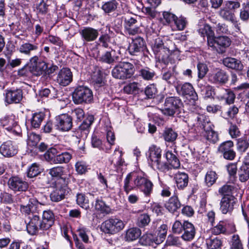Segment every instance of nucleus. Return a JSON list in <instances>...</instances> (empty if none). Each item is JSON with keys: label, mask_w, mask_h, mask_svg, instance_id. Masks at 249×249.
Returning a JSON list of instances; mask_svg holds the SVG:
<instances>
[{"label": "nucleus", "mask_w": 249, "mask_h": 249, "mask_svg": "<svg viewBox=\"0 0 249 249\" xmlns=\"http://www.w3.org/2000/svg\"><path fill=\"white\" fill-rule=\"evenodd\" d=\"M45 116V113L43 111L34 113L31 120L32 126L34 128H38L44 119Z\"/></svg>", "instance_id": "obj_48"}, {"label": "nucleus", "mask_w": 249, "mask_h": 249, "mask_svg": "<svg viewBox=\"0 0 249 249\" xmlns=\"http://www.w3.org/2000/svg\"><path fill=\"white\" fill-rule=\"evenodd\" d=\"M184 227L181 238L185 241L193 240L196 233V230L194 225L188 221H185Z\"/></svg>", "instance_id": "obj_25"}, {"label": "nucleus", "mask_w": 249, "mask_h": 249, "mask_svg": "<svg viewBox=\"0 0 249 249\" xmlns=\"http://www.w3.org/2000/svg\"><path fill=\"white\" fill-rule=\"evenodd\" d=\"M18 148L15 143L11 141L3 142L0 146V153L4 157L11 158L18 153Z\"/></svg>", "instance_id": "obj_20"}, {"label": "nucleus", "mask_w": 249, "mask_h": 249, "mask_svg": "<svg viewBox=\"0 0 249 249\" xmlns=\"http://www.w3.org/2000/svg\"><path fill=\"white\" fill-rule=\"evenodd\" d=\"M95 209L100 213L105 214L111 213V209L102 198H97L94 204Z\"/></svg>", "instance_id": "obj_38"}, {"label": "nucleus", "mask_w": 249, "mask_h": 249, "mask_svg": "<svg viewBox=\"0 0 249 249\" xmlns=\"http://www.w3.org/2000/svg\"><path fill=\"white\" fill-rule=\"evenodd\" d=\"M38 49V46L35 44L30 42H23L18 48V51L21 54L29 56L32 53L36 51Z\"/></svg>", "instance_id": "obj_33"}, {"label": "nucleus", "mask_w": 249, "mask_h": 249, "mask_svg": "<svg viewBox=\"0 0 249 249\" xmlns=\"http://www.w3.org/2000/svg\"><path fill=\"white\" fill-rule=\"evenodd\" d=\"M58 148L60 150L58 151L56 155L55 164L68 163L72 158V151H66L61 145L58 146Z\"/></svg>", "instance_id": "obj_28"}, {"label": "nucleus", "mask_w": 249, "mask_h": 249, "mask_svg": "<svg viewBox=\"0 0 249 249\" xmlns=\"http://www.w3.org/2000/svg\"><path fill=\"white\" fill-rule=\"evenodd\" d=\"M23 199H26L28 201V203L25 204L21 200V204H20V212L25 214L31 215L33 213L34 208H36L38 205V201L36 198L35 197L29 198L28 196L22 194L21 196Z\"/></svg>", "instance_id": "obj_18"}, {"label": "nucleus", "mask_w": 249, "mask_h": 249, "mask_svg": "<svg viewBox=\"0 0 249 249\" xmlns=\"http://www.w3.org/2000/svg\"><path fill=\"white\" fill-rule=\"evenodd\" d=\"M133 65L129 62H122L116 66L112 70L113 77L119 79L130 78L134 73Z\"/></svg>", "instance_id": "obj_7"}, {"label": "nucleus", "mask_w": 249, "mask_h": 249, "mask_svg": "<svg viewBox=\"0 0 249 249\" xmlns=\"http://www.w3.org/2000/svg\"><path fill=\"white\" fill-rule=\"evenodd\" d=\"M49 174L52 178H57L56 181H58L60 178L65 179L67 180L66 178L62 177L64 173V168L61 166H57L53 167L48 170Z\"/></svg>", "instance_id": "obj_44"}, {"label": "nucleus", "mask_w": 249, "mask_h": 249, "mask_svg": "<svg viewBox=\"0 0 249 249\" xmlns=\"http://www.w3.org/2000/svg\"><path fill=\"white\" fill-rule=\"evenodd\" d=\"M161 150L160 147L152 145L149 147L148 152V160L152 167L160 172L166 173L170 167L166 162L161 161Z\"/></svg>", "instance_id": "obj_3"}, {"label": "nucleus", "mask_w": 249, "mask_h": 249, "mask_svg": "<svg viewBox=\"0 0 249 249\" xmlns=\"http://www.w3.org/2000/svg\"><path fill=\"white\" fill-rule=\"evenodd\" d=\"M56 128L61 131H69L72 126V117L68 114H62L55 118Z\"/></svg>", "instance_id": "obj_13"}, {"label": "nucleus", "mask_w": 249, "mask_h": 249, "mask_svg": "<svg viewBox=\"0 0 249 249\" xmlns=\"http://www.w3.org/2000/svg\"><path fill=\"white\" fill-rule=\"evenodd\" d=\"M207 249H218L222 245V241L218 237H209L205 240Z\"/></svg>", "instance_id": "obj_42"}, {"label": "nucleus", "mask_w": 249, "mask_h": 249, "mask_svg": "<svg viewBox=\"0 0 249 249\" xmlns=\"http://www.w3.org/2000/svg\"><path fill=\"white\" fill-rule=\"evenodd\" d=\"M140 75L145 80H151L155 75V72L148 67L142 69L140 71Z\"/></svg>", "instance_id": "obj_52"}, {"label": "nucleus", "mask_w": 249, "mask_h": 249, "mask_svg": "<svg viewBox=\"0 0 249 249\" xmlns=\"http://www.w3.org/2000/svg\"><path fill=\"white\" fill-rule=\"evenodd\" d=\"M124 26L127 33L131 36H134L141 32L140 27L135 26L137 20L134 17H124Z\"/></svg>", "instance_id": "obj_23"}, {"label": "nucleus", "mask_w": 249, "mask_h": 249, "mask_svg": "<svg viewBox=\"0 0 249 249\" xmlns=\"http://www.w3.org/2000/svg\"><path fill=\"white\" fill-rule=\"evenodd\" d=\"M124 184L123 189L127 195L135 189H139L146 197H149L153 192V183L143 172L129 173L124 179Z\"/></svg>", "instance_id": "obj_1"}, {"label": "nucleus", "mask_w": 249, "mask_h": 249, "mask_svg": "<svg viewBox=\"0 0 249 249\" xmlns=\"http://www.w3.org/2000/svg\"><path fill=\"white\" fill-rule=\"evenodd\" d=\"M72 98L76 104L89 103L93 99L92 92L87 87L79 86L73 92Z\"/></svg>", "instance_id": "obj_9"}, {"label": "nucleus", "mask_w": 249, "mask_h": 249, "mask_svg": "<svg viewBox=\"0 0 249 249\" xmlns=\"http://www.w3.org/2000/svg\"><path fill=\"white\" fill-rule=\"evenodd\" d=\"M230 249H243L242 243L238 234H233L230 242Z\"/></svg>", "instance_id": "obj_51"}, {"label": "nucleus", "mask_w": 249, "mask_h": 249, "mask_svg": "<svg viewBox=\"0 0 249 249\" xmlns=\"http://www.w3.org/2000/svg\"><path fill=\"white\" fill-rule=\"evenodd\" d=\"M191 115L197 120V127L201 129V133L207 142L215 143L218 141L217 133L213 129V126L209 118L203 114L192 111Z\"/></svg>", "instance_id": "obj_2"}, {"label": "nucleus", "mask_w": 249, "mask_h": 249, "mask_svg": "<svg viewBox=\"0 0 249 249\" xmlns=\"http://www.w3.org/2000/svg\"><path fill=\"white\" fill-rule=\"evenodd\" d=\"M150 221V218L148 214L143 213L141 214L138 219L137 225L141 228H143L147 226Z\"/></svg>", "instance_id": "obj_62"}, {"label": "nucleus", "mask_w": 249, "mask_h": 249, "mask_svg": "<svg viewBox=\"0 0 249 249\" xmlns=\"http://www.w3.org/2000/svg\"><path fill=\"white\" fill-rule=\"evenodd\" d=\"M231 43V40L227 36H214L212 39V43H209L208 46L213 50H215L219 53H223L226 52Z\"/></svg>", "instance_id": "obj_11"}, {"label": "nucleus", "mask_w": 249, "mask_h": 249, "mask_svg": "<svg viewBox=\"0 0 249 249\" xmlns=\"http://www.w3.org/2000/svg\"><path fill=\"white\" fill-rule=\"evenodd\" d=\"M41 173L38 165L36 163H33L28 167L27 171V177L29 178H34Z\"/></svg>", "instance_id": "obj_56"}, {"label": "nucleus", "mask_w": 249, "mask_h": 249, "mask_svg": "<svg viewBox=\"0 0 249 249\" xmlns=\"http://www.w3.org/2000/svg\"><path fill=\"white\" fill-rule=\"evenodd\" d=\"M81 35L84 40L90 42L95 40L99 35L98 31L91 27L84 28L81 32Z\"/></svg>", "instance_id": "obj_31"}, {"label": "nucleus", "mask_w": 249, "mask_h": 249, "mask_svg": "<svg viewBox=\"0 0 249 249\" xmlns=\"http://www.w3.org/2000/svg\"><path fill=\"white\" fill-rule=\"evenodd\" d=\"M139 90L138 83H130L124 87V91L127 94H134Z\"/></svg>", "instance_id": "obj_61"}, {"label": "nucleus", "mask_w": 249, "mask_h": 249, "mask_svg": "<svg viewBox=\"0 0 249 249\" xmlns=\"http://www.w3.org/2000/svg\"><path fill=\"white\" fill-rule=\"evenodd\" d=\"M58 146L56 147L49 148L44 155L45 160L48 162L55 164L56 155H58Z\"/></svg>", "instance_id": "obj_46"}, {"label": "nucleus", "mask_w": 249, "mask_h": 249, "mask_svg": "<svg viewBox=\"0 0 249 249\" xmlns=\"http://www.w3.org/2000/svg\"><path fill=\"white\" fill-rule=\"evenodd\" d=\"M164 156L168 162L167 163L170 167V170L172 168L178 169L180 167V163L179 159L172 151L169 150L167 151L164 154Z\"/></svg>", "instance_id": "obj_34"}, {"label": "nucleus", "mask_w": 249, "mask_h": 249, "mask_svg": "<svg viewBox=\"0 0 249 249\" xmlns=\"http://www.w3.org/2000/svg\"><path fill=\"white\" fill-rule=\"evenodd\" d=\"M141 234V231L138 228H132L126 231L125 238L126 241H132L137 239Z\"/></svg>", "instance_id": "obj_45"}, {"label": "nucleus", "mask_w": 249, "mask_h": 249, "mask_svg": "<svg viewBox=\"0 0 249 249\" xmlns=\"http://www.w3.org/2000/svg\"><path fill=\"white\" fill-rule=\"evenodd\" d=\"M236 202L237 198L234 196L222 197L220 202V212L222 214H231Z\"/></svg>", "instance_id": "obj_16"}, {"label": "nucleus", "mask_w": 249, "mask_h": 249, "mask_svg": "<svg viewBox=\"0 0 249 249\" xmlns=\"http://www.w3.org/2000/svg\"><path fill=\"white\" fill-rule=\"evenodd\" d=\"M145 42L141 37H137L132 39L128 48L129 53L132 55H139L142 53Z\"/></svg>", "instance_id": "obj_21"}, {"label": "nucleus", "mask_w": 249, "mask_h": 249, "mask_svg": "<svg viewBox=\"0 0 249 249\" xmlns=\"http://www.w3.org/2000/svg\"><path fill=\"white\" fill-rule=\"evenodd\" d=\"M218 15L224 20L231 22L236 32L240 31L239 21L237 20L234 13L231 11L229 7L224 5V7L219 9Z\"/></svg>", "instance_id": "obj_12"}, {"label": "nucleus", "mask_w": 249, "mask_h": 249, "mask_svg": "<svg viewBox=\"0 0 249 249\" xmlns=\"http://www.w3.org/2000/svg\"><path fill=\"white\" fill-rule=\"evenodd\" d=\"M239 18L243 21H247L249 19V5L248 3L240 9Z\"/></svg>", "instance_id": "obj_64"}, {"label": "nucleus", "mask_w": 249, "mask_h": 249, "mask_svg": "<svg viewBox=\"0 0 249 249\" xmlns=\"http://www.w3.org/2000/svg\"><path fill=\"white\" fill-rule=\"evenodd\" d=\"M76 232L77 235L85 243H88L89 241V234L90 230L85 226L80 224L77 228Z\"/></svg>", "instance_id": "obj_40"}, {"label": "nucleus", "mask_w": 249, "mask_h": 249, "mask_svg": "<svg viewBox=\"0 0 249 249\" xmlns=\"http://www.w3.org/2000/svg\"><path fill=\"white\" fill-rule=\"evenodd\" d=\"M227 224L228 221H220L215 226L211 229L212 233L214 235H219L220 234H227Z\"/></svg>", "instance_id": "obj_41"}, {"label": "nucleus", "mask_w": 249, "mask_h": 249, "mask_svg": "<svg viewBox=\"0 0 249 249\" xmlns=\"http://www.w3.org/2000/svg\"><path fill=\"white\" fill-rule=\"evenodd\" d=\"M72 73L68 68H63L58 73L56 78L57 82L60 85L66 86L72 80Z\"/></svg>", "instance_id": "obj_24"}, {"label": "nucleus", "mask_w": 249, "mask_h": 249, "mask_svg": "<svg viewBox=\"0 0 249 249\" xmlns=\"http://www.w3.org/2000/svg\"><path fill=\"white\" fill-rule=\"evenodd\" d=\"M76 202L78 205L81 207L87 210L89 207V199L84 194H78L77 195Z\"/></svg>", "instance_id": "obj_57"}, {"label": "nucleus", "mask_w": 249, "mask_h": 249, "mask_svg": "<svg viewBox=\"0 0 249 249\" xmlns=\"http://www.w3.org/2000/svg\"><path fill=\"white\" fill-rule=\"evenodd\" d=\"M239 180L245 182L249 179V164H243L238 171Z\"/></svg>", "instance_id": "obj_43"}, {"label": "nucleus", "mask_w": 249, "mask_h": 249, "mask_svg": "<svg viewBox=\"0 0 249 249\" xmlns=\"http://www.w3.org/2000/svg\"><path fill=\"white\" fill-rule=\"evenodd\" d=\"M233 147V142L231 141H227L220 144L218 150L223 155L224 159L228 160H233L236 155Z\"/></svg>", "instance_id": "obj_19"}, {"label": "nucleus", "mask_w": 249, "mask_h": 249, "mask_svg": "<svg viewBox=\"0 0 249 249\" xmlns=\"http://www.w3.org/2000/svg\"><path fill=\"white\" fill-rule=\"evenodd\" d=\"M94 118L92 115H88L86 119L79 125L77 133H80L81 137H87L89 132L90 126L94 122Z\"/></svg>", "instance_id": "obj_27"}, {"label": "nucleus", "mask_w": 249, "mask_h": 249, "mask_svg": "<svg viewBox=\"0 0 249 249\" xmlns=\"http://www.w3.org/2000/svg\"><path fill=\"white\" fill-rule=\"evenodd\" d=\"M198 33L201 36L207 37L208 45L209 43H212V39L214 36V33L209 25L206 24L200 28Z\"/></svg>", "instance_id": "obj_37"}, {"label": "nucleus", "mask_w": 249, "mask_h": 249, "mask_svg": "<svg viewBox=\"0 0 249 249\" xmlns=\"http://www.w3.org/2000/svg\"><path fill=\"white\" fill-rule=\"evenodd\" d=\"M47 64L43 60H39L38 57L35 55L30 59V71L36 75H40L47 70Z\"/></svg>", "instance_id": "obj_15"}, {"label": "nucleus", "mask_w": 249, "mask_h": 249, "mask_svg": "<svg viewBox=\"0 0 249 249\" xmlns=\"http://www.w3.org/2000/svg\"><path fill=\"white\" fill-rule=\"evenodd\" d=\"M126 223L116 217H111L103 222L100 230L109 235L116 234L122 231L125 227Z\"/></svg>", "instance_id": "obj_4"}, {"label": "nucleus", "mask_w": 249, "mask_h": 249, "mask_svg": "<svg viewBox=\"0 0 249 249\" xmlns=\"http://www.w3.org/2000/svg\"><path fill=\"white\" fill-rule=\"evenodd\" d=\"M8 185L14 192H25L29 186L27 181L18 176L10 177L8 181Z\"/></svg>", "instance_id": "obj_14"}, {"label": "nucleus", "mask_w": 249, "mask_h": 249, "mask_svg": "<svg viewBox=\"0 0 249 249\" xmlns=\"http://www.w3.org/2000/svg\"><path fill=\"white\" fill-rule=\"evenodd\" d=\"M217 178V175L215 172L209 171L207 172L205 177V183L208 187L213 185Z\"/></svg>", "instance_id": "obj_50"}, {"label": "nucleus", "mask_w": 249, "mask_h": 249, "mask_svg": "<svg viewBox=\"0 0 249 249\" xmlns=\"http://www.w3.org/2000/svg\"><path fill=\"white\" fill-rule=\"evenodd\" d=\"M166 244L170 246H179L181 245V242L179 237L170 234L167 237Z\"/></svg>", "instance_id": "obj_63"}, {"label": "nucleus", "mask_w": 249, "mask_h": 249, "mask_svg": "<svg viewBox=\"0 0 249 249\" xmlns=\"http://www.w3.org/2000/svg\"><path fill=\"white\" fill-rule=\"evenodd\" d=\"M54 219V215L53 211L48 210L43 212L41 222L45 231L49 230L53 225Z\"/></svg>", "instance_id": "obj_26"}, {"label": "nucleus", "mask_w": 249, "mask_h": 249, "mask_svg": "<svg viewBox=\"0 0 249 249\" xmlns=\"http://www.w3.org/2000/svg\"><path fill=\"white\" fill-rule=\"evenodd\" d=\"M165 109H179L183 107L181 100L178 97H169L166 99Z\"/></svg>", "instance_id": "obj_35"}, {"label": "nucleus", "mask_w": 249, "mask_h": 249, "mask_svg": "<svg viewBox=\"0 0 249 249\" xmlns=\"http://www.w3.org/2000/svg\"><path fill=\"white\" fill-rule=\"evenodd\" d=\"M175 68H173V71H167L162 74V78L166 81L168 84L174 85L175 86L179 82L177 78V73L174 72Z\"/></svg>", "instance_id": "obj_39"}, {"label": "nucleus", "mask_w": 249, "mask_h": 249, "mask_svg": "<svg viewBox=\"0 0 249 249\" xmlns=\"http://www.w3.org/2000/svg\"><path fill=\"white\" fill-rule=\"evenodd\" d=\"M17 119L13 114L6 115L0 119V124L10 134L19 136L21 135L22 131Z\"/></svg>", "instance_id": "obj_6"}, {"label": "nucleus", "mask_w": 249, "mask_h": 249, "mask_svg": "<svg viewBox=\"0 0 249 249\" xmlns=\"http://www.w3.org/2000/svg\"><path fill=\"white\" fill-rule=\"evenodd\" d=\"M119 5L116 0H111L105 2L102 6V9L107 14L115 11Z\"/></svg>", "instance_id": "obj_47"}, {"label": "nucleus", "mask_w": 249, "mask_h": 249, "mask_svg": "<svg viewBox=\"0 0 249 249\" xmlns=\"http://www.w3.org/2000/svg\"><path fill=\"white\" fill-rule=\"evenodd\" d=\"M92 79L95 88L102 87L104 86L105 82L100 71L95 73L92 76Z\"/></svg>", "instance_id": "obj_60"}, {"label": "nucleus", "mask_w": 249, "mask_h": 249, "mask_svg": "<svg viewBox=\"0 0 249 249\" xmlns=\"http://www.w3.org/2000/svg\"><path fill=\"white\" fill-rule=\"evenodd\" d=\"M68 193V181L60 178L55 182L54 189L50 194L51 200L59 202L65 198Z\"/></svg>", "instance_id": "obj_8"}, {"label": "nucleus", "mask_w": 249, "mask_h": 249, "mask_svg": "<svg viewBox=\"0 0 249 249\" xmlns=\"http://www.w3.org/2000/svg\"><path fill=\"white\" fill-rule=\"evenodd\" d=\"M234 188L233 185L225 184L219 189L218 192L222 197L234 196L232 194Z\"/></svg>", "instance_id": "obj_54"}, {"label": "nucleus", "mask_w": 249, "mask_h": 249, "mask_svg": "<svg viewBox=\"0 0 249 249\" xmlns=\"http://www.w3.org/2000/svg\"><path fill=\"white\" fill-rule=\"evenodd\" d=\"M26 223V230L31 235H35L38 234L39 231H45L42 227L40 216L36 213H32L28 216L25 221Z\"/></svg>", "instance_id": "obj_10"}, {"label": "nucleus", "mask_w": 249, "mask_h": 249, "mask_svg": "<svg viewBox=\"0 0 249 249\" xmlns=\"http://www.w3.org/2000/svg\"><path fill=\"white\" fill-rule=\"evenodd\" d=\"M140 242L143 246H151L154 242V235L151 233L143 234L140 238Z\"/></svg>", "instance_id": "obj_58"}, {"label": "nucleus", "mask_w": 249, "mask_h": 249, "mask_svg": "<svg viewBox=\"0 0 249 249\" xmlns=\"http://www.w3.org/2000/svg\"><path fill=\"white\" fill-rule=\"evenodd\" d=\"M115 53V52L113 50L110 52L107 51L99 58V60L108 64H112L114 63L117 59V58L114 56Z\"/></svg>", "instance_id": "obj_49"}, {"label": "nucleus", "mask_w": 249, "mask_h": 249, "mask_svg": "<svg viewBox=\"0 0 249 249\" xmlns=\"http://www.w3.org/2000/svg\"><path fill=\"white\" fill-rule=\"evenodd\" d=\"M175 87L177 92L180 95L186 98L190 97L193 100H195L197 97L193 86L189 83L180 84L178 82Z\"/></svg>", "instance_id": "obj_17"}, {"label": "nucleus", "mask_w": 249, "mask_h": 249, "mask_svg": "<svg viewBox=\"0 0 249 249\" xmlns=\"http://www.w3.org/2000/svg\"><path fill=\"white\" fill-rule=\"evenodd\" d=\"M223 64L229 68L237 71H241L243 68L241 61L233 57H228L223 59Z\"/></svg>", "instance_id": "obj_32"}, {"label": "nucleus", "mask_w": 249, "mask_h": 249, "mask_svg": "<svg viewBox=\"0 0 249 249\" xmlns=\"http://www.w3.org/2000/svg\"><path fill=\"white\" fill-rule=\"evenodd\" d=\"M22 98V91L20 89L8 91L5 95V102L8 104L18 103Z\"/></svg>", "instance_id": "obj_29"}, {"label": "nucleus", "mask_w": 249, "mask_h": 249, "mask_svg": "<svg viewBox=\"0 0 249 249\" xmlns=\"http://www.w3.org/2000/svg\"><path fill=\"white\" fill-rule=\"evenodd\" d=\"M174 23L178 30L182 31L186 27L188 24V21L186 18L184 17H177L174 21Z\"/></svg>", "instance_id": "obj_59"}, {"label": "nucleus", "mask_w": 249, "mask_h": 249, "mask_svg": "<svg viewBox=\"0 0 249 249\" xmlns=\"http://www.w3.org/2000/svg\"><path fill=\"white\" fill-rule=\"evenodd\" d=\"M177 136V133L172 128H166L163 133V137L164 140L168 142H174Z\"/></svg>", "instance_id": "obj_53"}, {"label": "nucleus", "mask_w": 249, "mask_h": 249, "mask_svg": "<svg viewBox=\"0 0 249 249\" xmlns=\"http://www.w3.org/2000/svg\"><path fill=\"white\" fill-rule=\"evenodd\" d=\"M174 180L177 188L180 190H183L188 185V175L184 172H178L175 175Z\"/></svg>", "instance_id": "obj_30"}, {"label": "nucleus", "mask_w": 249, "mask_h": 249, "mask_svg": "<svg viewBox=\"0 0 249 249\" xmlns=\"http://www.w3.org/2000/svg\"><path fill=\"white\" fill-rule=\"evenodd\" d=\"M229 76L224 71L220 69H215L210 73L209 79L215 84H225L228 81Z\"/></svg>", "instance_id": "obj_22"}, {"label": "nucleus", "mask_w": 249, "mask_h": 249, "mask_svg": "<svg viewBox=\"0 0 249 249\" xmlns=\"http://www.w3.org/2000/svg\"><path fill=\"white\" fill-rule=\"evenodd\" d=\"M106 131L107 142L103 144L101 139L96 133H94L91 137V143L92 147L109 153L112 146L114 144L115 137L114 133L111 130V127L107 128Z\"/></svg>", "instance_id": "obj_5"}, {"label": "nucleus", "mask_w": 249, "mask_h": 249, "mask_svg": "<svg viewBox=\"0 0 249 249\" xmlns=\"http://www.w3.org/2000/svg\"><path fill=\"white\" fill-rule=\"evenodd\" d=\"M165 208L171 213H174L181 207V203L176 196L171 197L165 204Z\"/></svg>", "instance_id": "obj_36"}, {"label": "nucleus", "mask_w": 249, "mask_h": 249, "mask_svg": "<svg viewBox=\"0 0 249 249\" xmlns=\"http://www.w3.org/2000/svg\"><path fill=\"white\" fill-rule=\"evenodd\" d=\"M41 139L40 136L34 132H31L28 135L27 144L30 146L35 147Z\"/></svg>", "instance_id": "obj_55"}]
</instances>
